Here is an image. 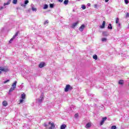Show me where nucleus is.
Returning a JSON list of instances; mask_svg holds the SVG:
<instances>
[{
    "label": "nucleus",
    "mask_w": 129,
    "mask_h": 129,
    "mask_svg": "<svg viewBox=\"0 0 129 129\" xmlns=\"http://www.w3.org/2000/svg\"><path fill=\"white\" fill-rule=\"evenodd\" d=\"M73 89V87L71 86L70 85L68 84L64 88L65 92H68V91H71Z\"/></svg>",
    "instance_id": "nucleus-1"
},
{
    "label": "nucleus",
    "mask_w": 129,
    "mask_h": 129,
    "mask_svg": "<svg viewBox=\"0 0 129 129\" xmlns=\"http://www.w3.org/2000/svg\"><path fill=\"white\" fill-rule=\"evenodd\" d=\"M13 88H11L9 90V92H12L16 89L17 87V81H15L12 85Z\"/></svg>",
    "instance_id": "nucleus-2"
},
{
    "label": "nucleus",
    "mask_w": 129,
    "mask_h": 129,
    "mask_svg": "<svg viewBox=\"0 0 129 129\" xmlns=\"http://www.w3.org/2000/svg\"><path fill=\"white\" fill-rule=\"evenodd\" d=\"M48 124H50V126L48 127V129H54L55 128V124L54 122H49Z\"/></svg>",
    "instance_id": "nucleus-3"
},
{
    "label": "nucleus",
    "mask_w": 129,
    "mask_h": 129,
    "mask_svg": "<svg viewBox=\"0 0 129 129\" xmlns=\"http://www.w3.org/2000/svg\"><path fill=\"white\" fill-rule=\"evenodd\" d=\"M106 119H107V117H103L102 120L100 122V125H103L105 120H106Z\"/></svg>",
    "instance_id": "nucleus-4"
},
{
    "label": "nucleus",
    "mask_w": 129,
    "mask_h": 129,
    "mask_svg": "<svg viewBox=\"0 0 129 129\" xmlns=\"http://www.w3.org/2000/svg\"><path fill=\"white\" fill-rule=\"evenodd\" d=\"M45 65H46V63L44 62H42L40 63V64L38 66V67L39 68H43V67H45Z\"/></svg>",
    "instance_id": "nucleus-5"
},
{
    "label": "nucleus",
    "mask_w": 129,
    "mask_h": 129,
    "mask_svg": "<svg viewBox=\"0 0 129 129\" xmlns=\"http://www.w3.org/2000/svg\"><path fill=\"white\" fill-rule=\"evenodd\" d=\"M40 98L38 99V102H42L44 100V94L42 93L40 96Z\"/></svg>",
    "instance_id": "nucleus-6"
},
{
    "label": "nucleus",
    "mask_w": 129,
    "mask_h": 129,
    "mask_svg": "<svg viewBox=\"0 0 129 129\" xmlns=\"http://www.w3.org/2000/svg\"><path fill=\"white\" fill-rule=\"evenodd\" d=\"M0 71H3L4 72H8V71H9V69L4 68L3 67H1Z\"/></svg>",
    "instance_id": "nucleus-7"
},
{
    "label": "nucleus",
    "mask_w": 129,
    "mask_h": 129,
    "mask_svg": "<svg viewBox=\"0 0 129 129\" xmlns=\"http://www.w3.org/2000/svg\"><path fill=\"white\" fill-rule=\"evenodd\" d=\"M84 28H85V25L84 24H83L79 28V31H80V32H83V30H84Z\"/></svg>",
    "instance_id": "nucleus-8"
},
{
    "label": "nucleus",
    "mask_w": 129,
    "mask_h": 129,
    "mask_svg": "<svg viewBox=\"0 0 129 129\" xmlns=\"http://www.w3.org/2000/svg\"><path fill=\"white\" fill-rule=\"evenodd\" d=\"M79 24V22L77 21L76 23H74L73 24L72 26V28L73 29H74V28H75L76 26H77V25H78Z\"/></svg>",
    "instance_id": "nucleus-9"
},
{
    "label": "nucleus",
    "mask_w": 129,
    "mask_h": 129,
    "mask_svg": "<svg viewBox=\"0 0 129 129\" xmlns=\"http://www.w3.org/2000/svg\"><path fill=\"white\" fill-rule=\"evenodd\" d=\"M101 29H104L105 28V21H103L102 26H100Z\"/></svg>",
    "instance_id": "nucleus-10"
},
{
    "label": "nucleus",
    "mask_w": 129,
    "mask_h": 129,
    "mask_svg": "<svg viewBox=\"0 0 129 129\" xmlns=\"http://www.w3.org/2000/svg\"><path fill=\"white\" fill-rule=\"evenodd\" d=\"M89 127H91V123L88 122L86 124V128H89Z\"/></svg>",
    "instance_id": "nucleus-11"
},
{
    "label": "nucleus",
    "mask_w": 129,
    "mask_h": 129,
    "mask_svg": "<svg viewBox=\"0 0 129 129\" xmlns=\"http://www.w3.org/2000/svg\"><path fill=\"white\" fill-rule=\"evenodd\" d=\"M3 106H8V102L6 100L4 101L2 103Z\"/></svg>",
    "instance_id": "nucleus-12"
},
{
    "label": "nucleus",
    "mask_w": 129,
    "mask_h": 129,
    "mask_svg": "<svg viewBox=\"0 0 129 129\" xmlns=\"http://www.w3.org/2000/svg\"><path fill=\"white\" fill-rule=\"evenodd\" d=\"M118 84H120V85H123V80H120L118 82Z\"/></svg>",
    "instance_id": "nucleus-13"
},
{
    "label": "nucleus",
    "mask_w": 129,
    "mask_h": 129,
    "mask_svg": "<svg viewBox=\"0 0 129 129\" xmlns=\"http://www.w3.org/2000/svg\"><path fill=\"white\" fill-rule=\"evenodd\" d=\"M67 126L66 124H62L60 126V129H65Z\"/></svg>",
    "instance_id": "nucleus-14"
},
{
    "label": "nucleus",
    "mask_w": 129,
    "mask_h": 129,
    "mask_svg": "<svg viewBox=\"0 0 129 129\" xmlns=\"http://www.w3.org/2000/svg\"><path fill=\"white\" fill-rule=\"evenodd\" d=\"M21 98L22 99H25L26 98V94H25V93L22 94Z\"/></svg>",
    "instance_id": "nucleus-15"
},
{
    "label": "nucleus",
    "mask_w": 129,
    "mask_h": 129,
    "mask_svg": "<svg viewBox=\"0 0 129 129\" xmlns=\"http://www.w3.org/2000/svg\"><path fill=\"white\" fill-rule=\"evenodd\" d=\"M20 33V32L18 31L16 33L15 35L13 36V39H15L17 36H18V35H19V33Z\"/></svg>",
    "instance_id": "nucleus-16"
},
{
    "label": "nucleus",
    "mask_w": 129,
    "mask_h": 129,
    "mask_svg": "<svg viewBox=\"0 0 129 129\" xmlns=\"http://www.w3.org/2000/svg\"><path fill=\"white\" fill-rule=\"evenodd\" d=\"M68 3H69V0H65V1L63 2L64 5H66V6L67 5H68Z\"/></svg>",
    "instance_id": "nucleus-17"
},
{
    "label": "nucleus",
    "mask_w": 129,
    "mask_h": 129,
    "mask_svg": "<svg viewBox=\"0 0 129 129\" xmlns=\"http://www.w3.org/2000/svg\"><path fill=\"white\" fill-rule=\"evenodd\" d=\"M108 29H109L110 30H112V26L111 25V24H109Z\"/></svg>",
    "instance_id": "nucleus-18"
},
{
    "label": "nucleus",
    "mask_w": 129,
    "mask_h": 129,
    "mask_svg": "<svg viewBox=\"0 0 129 129\" xmlns=\"http://www.w3.org/2000/svg\"><path fill=\"white\" fill-rule=\"evenodd\" d=\"M10 4H11V1H8L6 3H4V6H8V5H10Z\"/></svg>",
    "instance_id": "nucleus-19"
},
{
    "label": "nucleus",
    "mask_w": 129,
    "mask_h": 129,
    "mask_svg": "<svg viewBox=\"0 0 129 129\" xmlns=\"http://www.w3.org/2000/svg\"><path fill=\"white\" fill-rule=\"evenodd\" d=\"M13 4L14 5H17V4H18V0H13Z\"/></svg>",
    "instance_id": "nucleus-20"
},
{
    "label": "nucleus",
    "mask_w": 129,
    "mask_h": 129,
    "mask_svg": "<svg viewBox=\"0 0 129 129\" xmlns=\"http://www.w3.org/2000/svg\"><path fill=\"white\" fill-rule=\"evenodd\" d=\"M46 9H48V5L45 4L44 5L43 10H46Z\"/></svg>",
    "instance_id": "nucleus-21"
},
{
    "label": "nucleus",
    "mask_w": 129,
    "mask_h": 129,
    "mask_svg": "<svg viewBox=\"0 0 129 129\" xmlns=\"http://www.w3.org/2000/svg\"><path fill=\"white\" fill-rule=\"evenodd\" d=\"M119 23V18H116V24H118Z\"/></svg>",
    "instance_id": "nucleus-22"
},
{
    "label": "nucleus",
    "mask_w": 129,
    "mask_h": 129,
    "mask_svg": "<svg viewBox=\"0 0 129 129\" xmlns=\"http://www.w3.org/2000/svg\"><path fill=\"white\" fill-rule=\"evenodd\" d=\"M93 59H94L95 60H97V55L96 54H95L93 56Z\"/></svg>",
    "instance_id": "nucleus-23"
},
{
    "label": "nucleus",
    "mask_w": 129,
    "mask_h": 129,
    "mask_svg": "<svg viewBox=\"0 0 129 129\" xmlns=\"http://www.w3.org/2000/svg\"><path fill=\"white\" fill-rule=\"evenodd\" d=\"M14 39H15V38H14V37H12L10 40L9 41V43L11 44L12 43V42H13V41L14 40Z\"/></svg>",
    "instance_id": "nucleus-24"
},
{
    "label": "nucleus",
    "mask_w": 129,
    "mask_h": 129,
    "mask_svg": "<svg viewBox=\"0 0 129 129\" xmlns=\"http://www.w3.org/2000/svg\"><path fill=\"white\" fill-rule=\"evenodd\" d=\"M106 38H102V42H106Z\"/></svg>",
    "instance_id": "nucleus-25"
},
{
    "label": "nucleus",
    "mask_w": 129,
    "mask_h": 129,
    "mask_svg": "<svg viewBox=\"0 0 129 129\" xmlns=\"http://www.w3.org/2000/svg\"><path fill=\"white\" fill-rule=\"evenodd\" d=\"M49 7H50V8H51V9L53 8H54V4H50L49 5Z\"/></svg>",
    "instance_id": "nucleus-26"
},
{
    "label": "nucleus",
    "mask_w": 129,
    "mask_h": 129,
    "mask_svg": "<svg viewBox=\"0 0 129 129\" xmlns=\"http://www.w3.org/2000/svg\"><path fill=\"white\" fill-rule=\"evenodd\" d=\"M82 9H83V10H85V9H86V7L85 6V5H82Z\"/></svg>",
    "instance_id": "nucleus-27"
},
{
    "label": "nucleus",
    "mask_w": 129,
    "mask_h": 129,
    "mask_svg": "<svg viewBox=\"0 0 129 129\" xmlns=\"http://www.w3.org/2000/svg\"><path fill=\"white\" fill-rule=\"evenodd\" d=\"M25 5H28L29 4V1L26 0L24 3Z\"/></svg>",
    "instance_id": "nucleus-28"
},
{
    "label": "nucleus",
    "mask_w": 129,
    "mask_h": 129,
    "mask_svg": "<svg viewBox=\"0 0 129 129\" xmlns=\"http://www.w3.org/2000/svg\"><path fill=\"white\" fill-rule=\"evenodd\" d=\"M49 23V21H48V20H46L44 22V25H47V24Z\"/></svg>",
    "instance_id": "nucleus-29"
},
{
    "label": "nucleus",
    "mask_w": 129,
    "mask_h": 129,
    "mask_svg": "<svg viewBox=\"0 0 129 129\" xmlns=\"http://www.w3.org/2000/svg\"><path fill=\"white\" fill-rule=\"evenodd\" d=\"M111 129H116V126H115V125L112 126Z\"/></svg>",
    "instance_id": "nucleus-30"
},
{
    "label": "nucleus",
    "mask_w": 129,
    "mask_h": 129,
    "mask_svg": "<svg viewBox=\"0 0 129 129\" xmlns=\"http://www.w3.org/2000/svg\"><path fill=\"white\" fill-rule=\"evenodd\" d=\"M10 80H7V81H5L4 82V84H6V83H8V82H9Z\"/></svg>",
    "instance_id": "nucleus-31"
},
{
    "label": "nucleus",
    "mask_w": 129,
    "mask_h": 129,
    "mask_svg": "<svg viewBox=\"0 0 129 129\" xmlns=\"http://www.w3.org/2000/svg\"><path fill=\"white\" fill-rule=\"evenodd\" d=\"M124 3L126 4V5H127L128 4V0H124Z\"/></svg>",
    "instance_id": "nucleus-32"
},
{
    "label": "nucleus",
    "mask_w": 129,
    "mask_h": 129,
    "mask_svg": "<svg viewBox=\"0 0 129 129\" xmlns=\"http://www.w3.org/2000/svg\"><path fill=\"white\" fill-rule=\"evenodd\" d=\"M78 116H79V115L78 114V113H76L75 114V117H78Z\"/></svg>",
    "instance_id": "nucleus-33"
},
{
    "label": "nucleus",
    "mask_w": 129,
    "mask_h": 129,
    "mask_svg": "<svg viewBox=\"0 0 129 129\" xmlns=\"http://www.w3.org/2000/svg\"><path fill=\"white\" fill-rule=\"evenodd\" d=\"M43 125H44V126L45 127H47V126H48V125H47V123H44L43 124Z\"/></svg>",
    "instance_id": "nucleus-34"
},
{
    "label": "nucleus",
    "mask_w": 129,
    "mask_h": 129,
    "mask_svg": "<svg viewBox=\"0 0 129 129\" xmlns=\"http://www.w3.org/2000/svg\"><path fill=\"white\" fill-rule=\"evenodd\" d=\"M32 11H37V9H36V8H34V7H32Z\"/></svg>",
    "instance_id": "nucleus-35"
},
{
    "label": "nucleus",
    "mask_w": 129,
    "mask_h": 129,
    "mask_svg": "<svg viewBox=\"0 0 129 129\" xmlns=\"http://www.w3.org/2000/svg\"><path fill=\"white\" fill-rule=\"evenodd\" d=\"M128 17H129V13H127L126 14L125 18H128Z\"/></svg>",
    "instance_id": "nucleus-36"
},
{
    "label": "nucleus",
    "mask_w": 129,
    "mask_h": 129,
    "mask_svg": "<svg viewBox=\"0 0 129 129\" xmlns=\"http://www.w3.org/2000/svg\"><path fill=\"white\" fill-rule=\"evenodd\" d=\"M22 102H24V100L23 99L20 100V103H22Z\"/></svg>",
    "instance_id": "nucleus-37"
},
{
    "label": "nucleus",
    "mask_w": 129,
    "mask_h": 129,
    "mask_svg": "<svg viewBox=\"0 0 129 129\" xmlns=\"http://www.w3.org/2000/svg\"><path fill=\"white\" fill-rule=\"evenodd\" d=\"M59 3H63V0H58Z\"/></svg>",
    "instance_id": "nucleus-38"
},
{
    "label": "nucleus",
    "mask_w": 129,
    "mask_h": 129,
    "mask_svg": "<svg viewBox=\"0 0 129 129\" xmlns=\"http://www.w3.org/2000/svg\"><path fill=\"white\" fill-rule=\"evenodd\" d=\"M4 9V7H0V10L2 11V10Z\"/></svg>",
    "instance_id": "nucleus-39"
},
{
    "label": "nucleus",
    "mask_w": 129,
    "mask_h": 129,
    "mask_svg": "<svg viewBox=\"0 0 129 129\" xmlns=\"http://www.w3.org/2000/svg\"><path fill=\"white\" fill-rule=\"evenodd\" d=\"M94 8L96 9L97 8V5H94Z\"/></svg>",
    "instance_id": "nucleus-40"
},
{
    "label": "nucleus",
    "mask_w": 129,
    "mask_h": 129,
    "mask_svg": "<svg viewBox=\"0 0 129 129\" xmlns=\"http://www.w3.org/2000/svg\"><path fill=\"white\" fill-rule=\"evenodd\" d=\"M87 6H88V7H90V6H91L90 3H88V4H87Z\"/></svg>",
    "instance_id": "nucleus-41"
},
{
    "label": "nucleus",
    "mask_w": 129,
    "mask_h": 129,
    "mask_svg": "<svg viewBox=\"0 0 129 129\" xmlns=\"http://www.w3.org/2000/svg\"><path fill=\"white\" fill-rule=\"evenodd\" d=\"M108 1L109 0H105V3H108Z\"/></svg>",
    "instance_id": "nucleus-42"
},
{
    "label": "nucleus",
    "mask_w": 129,
    "mask_h": 129,
    "mask_svg": "<svg viewBox=\"0 0 129 129\" xmlns=\"http://www.w3.org/2000/svg\"><path fill=\"white\" fill-rule=\"evenodd\" d=\"M0 74H2V71H0Z\"/></svg>",
    "instance_id": "nucleus-43"
},
{
    "label": "nucleus",
    "mask_w": 129,
    "mask_h": 129,
    "mask_svg": "<svg viewBox=\"0 0 129 129\" xmlns=\"http://www.w3.org/2000/svg\"><path fill=\"white\" fill-rule=\"evenodd\" d=\"M119 26H120V23H119Z\"/></svg>",
    "instance_id": "nucleus-44"
},
{
    "label": "nucleus",
    "mask_w": 129,
    "mask_h": 129,
    "mask_svg": "<svg viewBox=\"0 0 129 129\" xmlns=\"http://www.w3.org/2000/svg\"><path fill=\"white\" fill-rule=\"evenodd\" d=\"M78 1H80V0H78Z\"/></svg>",
    "instance_id": "nucleus-45"
}]
</instances>
